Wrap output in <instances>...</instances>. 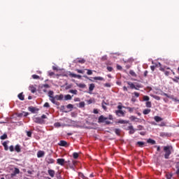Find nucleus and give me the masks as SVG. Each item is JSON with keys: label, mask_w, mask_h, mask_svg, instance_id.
<instances>
[{"label": "nucleus", "mask_w": 179, "mask_h": 179, "mask_svg": "<svg viewBox=\"0 0 179 179\" xmlns=\"http://www.w3.org/2000/svg\"><path fill=\"white\" fill-rule=\"evenodd\" d=\"M171 149H173V147L170 145L164 147V150L165 152V155H164L165 159H169L170 155H171Z\"/></svg>", "instance_id": "nucleus-1"}, {"label": "nucleus", "mask_w": 179, "mask_h": 179, "mask_svg": "<svg viewBox=\"0 0 179 179\" xmlns=\"http://www.w3.org/2000/svg\"><path fill=\"white\" fill-rule=\"evenodd\" d=\"M48 97H50V101H52V103H53V104H55V98L54 96V92L53 91H49Z\"/></svg>", "instance_id": "nucleus-2"}, {"label": "nucleus", "mask_w": 179, "mask_h": 179, "mask_svg": "<svg viewBox=\"0 0 179 179\" xmlns=\"http://www.w3.org/2000/svg\"><path fill=\"white\" fill-rule=\"evenodd\" d=\"M33 121L36 122V124H44V122H45L41 117H34Z\"/></svg>", "instance_id": "nucleus-3"}, {"label": "nucleus", "mask_w": 179, "mask_h": 179, "mask_svg": "<svg viewBox=\"0 0 179 179\" xmlns=\"http://www.w3.org/2000/svg\"><path fill=\"white\" fill-rule=\"evenodd\" d=\"M116 115H118V117H124L125 113L122 110H116L115 111Z\"/></svg>", "instance_id": "nucleus-4"}, {"label": "nucleus", "mask_w": 179, "mask_h": 179, "mask_svg": "<svg viewBox=\"0 0 179 179\" xmlns=\"http://www.w3.org/2000/svg\"><path fill=\"white\" fill-rule=\"evenodd\" d=\"M57 164H59L60 166H64V164H65V159H57Z\"/></svg>", "instance_id": "nucleus-5"}, {"label": "nucleus", "mask_w": 179, "mask_h": 179, "mask_svg": "<svg viewBox=\"0 0 179 179\" xmlns=\"http://www.w3.org/2000/svg\"><path fill=\"white\" fill-rule=\"evenodd\" d=\"M48 173L49 174V176H50V177L53 178L55 176V171L52 170V169H49L48 171Z\"/></svg>", "instance_id": "nucleus-6"}, {"label": "nucleus", "mask_w": 179, "mask_h": 179, "mask_svg": "<svg viewBox=\"0 0 179 179\" xmlns=\"http://www.w3.org/2000/svg\"><path fill=\"white\" fill-rule=\"evenodd\" d=\"M44 155H45V152H44V151L40 150L37 153V157H44Z\"/></svg>", "instance_id": "nucleus-7"}, {"label": "nucleus", "mask_w": 179, "mask_h": 179, "mask_svg": "<svg viewBox=\"0 0 179 179\" xmlns=\"http://www.w3.org/2000/svg\"><path fill=\"white\" fill-rule=\"evenodd\" d=\"M127 129H129L130 134H135V129H134V126H129Z\"/></svg>", "instance_id": "nucleus-8"}, {"label": "nucleus", "mask_w": 179, "mask_h": 179, "mask_svg": "<svg viewBox=\"0 0 179 179\" xmlns=\"http://www.w3.org/2000/svg\"><path fill=\"white\" fill-rule=\"evenodd\" d=\"M29 90L31 92V93H36L37 89L36 88V87L33 86V85H30L29 87Z\"/></svg>", "instance_id": "nucleus-9"}, {"label": "nucleus", "mask_w": 179, "mask_h": 179, "mask_svg": "<svg viewBox=\"0 0 179 179\" xmlns=\"http://www.w3.org/2000/svg\"><path fill=\"white\" fill-rule=\"evenodd\" d=\"M46 162L48 164H52V163H54V159L51 157H47Z\"/></svg>", "instance_id": "nucleus-10"}, {"label": "nucleus", "mask_w": 179, "mask_h": 179, "mask_svg": "<svg viewBox=\"0 0 179 179\" xmlns=\"http://www.w3.org/2000/svg\"><path fill=\"white\" fill-rule=\"evenodd\" d=\"M106 120H107V117H104V116L101 115L99 117V122H104V121H106Z\"/></svg>", "instance_id": "nucleus-11"}, {"label": "nucleus", "mask_w": 179, "mask_h": 179, "mask_svg": "<svg viewBox=\"0 0 179 179\" xmlns=\"http://www.w3.org/2000/svg\"><path fill=\"white\" fill-rule=\"evenodd\" d=\"M54 99L55 101V100H62V99H64V95H56Z\"/></svg>", "instance_id": "nucleus-12"}, {"label": "nucleus", "mask_w": 179, "mask_h": 179, "mask_svg": "<svg viewBox=\"0 0 179 179\" xmlns=\"http://www.w3.org/2000/svg\"><path fill=\"white\" fill-rule=\"evenodd\" d=\"M66 145H68V143H66L65 141H60L59 143V146H66Z\"/></svg>", "instance_id": "nucleus-13"}, {"label": "nucleus", "mask_w": 179, "mask_h": 179, "mask_svg": "<svg viewBox=\"0 0 179 179\" xmlns=\"http://www.w3.org/2000/svg\"><path fill=\"white\" fill-rule=\"evenodd\" d=\"M131 121H134L135 122H141V120L138 119L137 117H135V116L131 117Z\"/></svg>", "instance_id": "nucleus-14"}, {"label": "nucleus", "mask_w": 179, "mask_h": 179, "mask_svg": "<svg viewBox=\"0 0 179 179\" xmlns=\"http://www.w3.org/2000/svg\"><path fill=\"white\" fill-rule=\"evenodd\" d=\"M29 111H31V113H36V111H38V109H37L34 107H29Z\"/></svg>", "instance_id": "nucleus-15"}, {"label": "nucleus", "mask_w": 179, "mask_h": 179, "mask_svg": "<svg viewBox=\"0 0 179 179\" xmlns=\"http://www.w3.org/2000/svg\"><path fill=\"white\" fill-rule=\"evenodd\" d=\"M148 143H151V145H156V141L153 139L149 138L147 141Z\"/></svg>", "instance_id": "nucleus-16"}, {"label": "nucleus", "mask_w": 179, "mask_h": 179, "mask_svg": "<svg viewBox=\"0 0 179 179\" xmlns=\"http://www.w3.org/2000/svg\"><path fill=\"white\" fill-rule=\"evenodd\" d=\"M20 173V171L17 168H15L14 169V173H12V176H16V174H19Z\"/></svg>", "instance_id": "nucleus-17"}, {"label": "nucleus", "mask_w": 179, "mask_h": 179, "mask_svg": "<svg viewBox=\"0 0 179 179\" xmlns=\"http://www.w3.org/2000/svg\"><path fill=\"white\" fill-rule=\"evenodd\" d=\"M154 120H155L157 122H160V121H163V119L159 116H155L154 117Z\"/></svg>", "instance_id": "nucleus-18"}, {"label": "nucleus", "mask_w": 179, "mask_h": 179, "mask_svg": "<svg viewBox=\"0 0 179 179\" xmlns=\"http://www.w3.org/2000/svg\"><path fill=\"white\" fill-rule=\"evenodd\" d=\"M101 106H102V108H103V110H105V111L107 110V107L106 106H107V103H106V101H103L101 103Z\"/></svg>", "instance_id": "nucleus-19"}, {"label": "nucleus", "mask_w": 179, "mask_h": 179, "mask_svg": "<svg viewBox=\"0 0 179 179\" xmlns=\"http://www.w3.org/2000/svg\"><path fill=\"white\" fill-rule=\"evenodd\" d=\"M15 150L17 151V153H20L21 152L20 145H15Z\"/></svg>", "instance_id": "nucleus-20"}, {"label": "nucleus", "mask_w": 179, "mask_h": 179, "mask_svg": "<svg viewBox=\"0 0 179 179\" xmlns=\"http://www.w3.org/2000/svg\"><path fill=\"white\" fill-rule=\"evenodd\" d=\"M94 90V84H90L89 87V91L93 92Z\"/></svg>", "instance_id": "nucleus-21"}, {"label": "nucleus", "mask_w": 179, "mask_h": 179, "mask_svg": "<svg viewBox=\"0 0 179 179\" xmlns=\"http://www.w3.org/2000/svg\"><path fill=\"white\" fill-rule=\"evenodd\" d=\"M127 85L131 87V89H135V85L131 82H127Z\"/></svg>", "instance_id": "nucleus-22"}, {"label": "nucleus", "mask_w": 179, "mask_h": 179, "mask_svg": "<svg viewBox=\"0 0 179 179\" xmlns=\"http://www.w3.org/2000/svg\"><path fill=\"white\" fill-rule=\"evenodd\" d=\"M18 99H20V100H24V96H23V93L18 94Z\"/></svg>", "instance_id": "nucleus-23"}, {"label": "nucleus", "mask_w": 179, "mask_h": 179, "mask_svg": "<svg viewBox=\"0 0 179 179\" xmlns=\"http://www.w3.org/2000/svg\"><path fill=\"white\" fill-rule=\"evenodd\" d=\"M77 86H78V87H81V89H85V87H86V85L82 84V83L77 84Z\"/></svg>", "instance_id": "nucleus-24"}, {"label": "nucleus", "mask_w": 179, "mask_h": 179, "mask_svg": "<svg viewBox=\"0 0 179 179\" xmlns=\"http://www.w3.org/2000/svg\"><path fill=\"white\" fill-rule=\"evenodd\" d=\"M149 113H150V109H145L143 110V114L147 115V114H149Z\"/></svg>", "instance_id": "nucleus-25"}, {"label": "nucleus", "mask_w": 179, "mask_h": 179, "mask_svg": "<svg viewBox=\"0 0 179 179\" xmlns=\"http://www.w3.org/2000/svg\"><path fill=\"white\" fill-rule=\"evenodd\" d=\"M22 115H23L24 117H27V115H29V113L23 112L22 113L19 114V117H22Z\"/></svg>", "instance_id": "nucleus-26"}, {"label": "nucleus", "mask_w": 179, "mask_h": 179, "mask_svg": "<svg viewBox=\"0 0 179 179\" xmlns=\"http://www.w3.org/2000/svg\"><path fill=\"white\" fill-rule=\"evenodd\" d=\"M7 138H8V135H6V134H4L3 136L0 137V139H1L2 141Z\"/></svg>", "instance_id": "nucleus-27"}, {"label": "nucleus", "mask_w": 179, "mask_h": 179, "mask_svg": "<svg viewBox=\"0 0 179 179\" xmlns=\"http://www.w3.org/2000/svg\"><path fill=\"white\" fill-rule=\"evenodd\" d=\"M146 107H148V108H150V107H152V102L150 101H147L145 103Z\"/></svg>", "instance_id": "nucleus-28"}, {"label": "nucleus", "mask_w": 179, "mask_h": 179, "mask_svg": "<svg viewBox=\"0 0 179 179\" xmlns=\"http://www.w3.org/2000/svg\"><path fill=\"white\" fill-rule=\"evenodd\" d=\"M94 80H104V78L103 77H94Z\"/></svg>", "instance_id": "nucleus-29"}, {"label": "nucleus", "mask_w": 179, "mask_h": 179, "mask_svg": "<svg viewBox=\"0 0 179 179\" xmlns=\"http://www.w3.org/2000/svg\"><path fill=\"white\" fill-rule=\"evenodd\" d=\"M64 99H65V100H71L72 96H71L70 94H67L65 96Z\"/></svg>", "instance_id": "nucleus-30"}, {"label": "nucleus", "mask_w": 179, "mask_h": 179, "mask_svg": "<svg viewBox=\"0 0 179 179\" xmlns=\"http://www.w3.org/2000/svg\"><path fill=\"white\" fill-rule=\"evenodd\" d=\"M137 145H138V146H140V148H142V146H143V145H145V143H143L142 141H138Z\"/></svg>", "instance_id": "nucleus-31"}, {"label": "nucleus", "mask_w": 179, "mask_h": 179, "mask_svg": "<svg viewBox=\"0 0 179 179\" xmlns=\"http://www.w3.org/2000/svg\"><path fill=\"white\" fill-rule=\"evenodd\" d=\"M126 108L129 110V113H134V110H135L134 108H130V107H127Z\"/></svg>", "instance_id": "nucleus-32"}, {"label": "nucleus", "mask_w": 179, "mask_h": 179, "mask_svg": "<svg viewBox=\"0 0 179 179\" xmlns=\"http://www.w3.org/2000/svg\"><path fill=\"white\" fill-rule=\"evenodd\" d=\"M166 177L167 179H171V177H173L172 173H166Z\"/></svg>", "instance_id": "nucleus-33"}, {"label": "nucleus", "mask_w": 179, "mask_h": 179, "mask_svg": "<svg viewBox=\"0 0 179 179\" xmlns=\"http://www.w3.org/2000/svg\"><path fill=\"white\" fill-rule=\"evenodd\" d=\"M73 157L74 159H78V157H79V154H78V152H74V153L73 154Z\"/></svg>", "instance_id": "nucleus-34"}, {"label": "nucleus", "mask_w": 179, "mask_h": 179, "mask_svg": "<svg viewBox=\"0 0 179 179\" xmlns=\"http://www.w3.org/2000/svg\"><path fill=\"white\" fill-rule=\"evenodd\" d=\"M78 62H79V64H85L86 60H85V59H80Z\"/></svg>", "instance_id": "nucleus-35"}, {"label": "nucleus", "mask_w": 179, "mask_h": 179, "mask_svg": "<svg viewBox=\"0 0 179 179\" xmlns=\"http://www.w3.org/2000/svg\"><path fill=\"white\" fill-rule=\"evenodd\" d=\"M70 93H72L73 94H78V90H71Z\"/></svg>", "instance_id": "nucleus-36"}, {"label": "nucleus", "mask_w": 179, "mask_h": 179, "mask_svg": "<svg viewBox=\"0 0 179 179\" xmlns=\"http://www.w3.org/2000/svg\"><path fill=\"white\" fill-rule=\"evenodd\" d=\"M79 107H80V108H83V107H85V102H83V101L80 102Z\"/></svg>", "instance_id": "nucleus-37"}, {"label": "nucleus", "mask_w": 179, "mask_h": 179, "mask_svg": "<svg viewBox=\"0 0 179 179\" xmlns=\"http://www.w3.org/2000/svg\"><path fill=\"white\" fill-rule=\"evenodd\" d=\"M118 123L119 124H128V121H126V120H119Z\"/></svg>", "instance_id": "nucleus-38"}, {"label": "nucleus", "mask_w": 179, "mask_h": 179, "mask_svg": "<svg viewBox=\"0 0 179 179\" xmlns=\"http://www.w3.org/2000/svg\"><path fill=\"white\" fill-rule=\"evenodd\" d=\"M5 150H8V143L6 142L3 143Z\"/></svg>", "instance_id": "nucleus-39"}, {"label": "nucleus", "mask_w": 179, "mask_h": 179, "mask_svg": "<svg viewBox=\"0 0 179 179\" xmlns=\"http://www.w3.org/2000/svg\"><path fill=\"white\" fill-rule=\"evenodd\" d=\"M149 100H150L149 96H143V101H149Z\"/></svg>", "instance_id": "nucleus-40"}, {"label": "nucleus", "mask_w": 179, "mask_h": 179, "mask_svg": "<svg viewBox=\"0 0 179 179\" xmlns=\"http://www.w3.org/2000/svg\"><path fill=\"white\" fill-rule=\"evenodd\" d=\"M129 73L131 75V76H136V73H135V72L132 70L129 71Z\"/></svg>", "instance_id": "nucleus-41"}, {"label": "nucleus", "mask_w": 179, "mask_h": 179, "mask_svg": "<svg viewBox=\"0 0 179 179\" xmlns=\"http://www.w3.org/2000/svg\"><path fill=\"white\" fill-rule=\"evenodd\" d=\"M115 132L116 135H120V133L121 132V131L119 129H115Z\"/></svg>", "instance_id": "nucleus-42"}, {"label": "nucleus", "mask_w": 179, "mask_h": 179, "mask_svg": "<svg viewBox=\"0 0 179 179\" xmlns=\"http://www.w3.org/2000/svg\"><path fill=\"white\" fill-rule=\"evenodd\" d=\"M87 73L88 75H93V71H92V70H90V69H87Z\"/></svg>", "instance_id": "nucleus-43"}, {"label": "nucleus", "mask_w": 179, "mask_h": 179, "mask_svg": "<svg viewBox=\"0 0 179 179\" xmlns=\"http://www.w3.org/2000/svg\"><path fill=\"white\" fill-rule=\"evenodd\" d=\"M50 87V85H48V84H45L42 86V89H47Z\"/></svg>", "instance_id": "nucleus-44"}, {"label": "nucleus", "mask_w": 179, "mask_h": 179, "mask_svg": "<svg viewBox=\"0 0 179 179\" xmlns=\"http://www.w3.org/2000/svg\"><path fill=\"white\" fill-rule=\"evenodd\" d=\"M101 61H107V55H104L101 57Z\"/></svg>", "instance_id": "nucleus-45"}, {"label": "nucleus", "mask_w": 179, "mask_h": 179, "mask_svg": "<svg viewBox=\"0 0 179 179\" xmlns=\"http://www.w3.org/2000/svg\"><path fill=\"white\" fill-rule=\"evenodd\" d=\"M33 79H40V76L37 75H33L32 76Z\"/></svg>", "instance_id": "nucleus-46"}, {"label": "nucleus", "mask_w": 179, "mask_h": 179, "mask_svg": "<svg viewBox=\"0 0 179 179\" xmlns=\"http://www.w3.org/2000/svg\"><path fill=\"white\" fill-rule=\"evenodd\" d=\"M43 107H46L47 108H48L50 107V103H48V102L45 103Z\"/></svg>", "instance_id": "nucleus-47"}, {"label": "nucleus", "mask_w": 179, "mask_h": 179, "mask_svg": "<svg viewBox=\"0 0 179 179\" xmlns=\"http://www.w3.org/2000/svg\"><path fill=\"white\" fill-rule=\"evenodd\" d=\"M9 149L10 152H13V150H15V148L13 147V145H10Z\"/></svg>", "instance_id": "nucleus-48"}, {"label": "nucleus", "mask_w": 179, "mask_h": 179, "mask_svg": "<svg viewBox=\"0 0 179 179\" xmlns=\"http://www.w3.org/2000/svg\"><path fill=\"white\" fill-rule=\"evenodd\" d=\"M76 71L78 72V73H84V71L80 69H76Z\"/></svg>", "instance_id": "nucleus-49"}, {"label": "nucleus", "mask_w": 179, "mask_h": 179, "mask_svg": "<svg viewBox=\"0 0 179 179\" xmlns=\"http://www.w3.org/2000/svg\"><path fill=\"white\" fill-rule=\"evenodd\" d=\"M107 70H108L109 72H112V71H113V67H111V66H108V67H107Z\"/></svg>", "instance_id": "nucleus-50"}, {"label": "nucleus", "mask_w": 179, "mask_h": 179, "mask_svg": "<svg viewBox=\"0 0 179 179\" xmlns=\"http://www.w3.org/2000/svg\"><path fill=\"white\" fill-rule=\"evenodd\" d=\"M104 87H111V85H110V83H105Z\"/></svg>", "instance_id": "nucleus-51"}, {"label": "nucleus", "mask_w": 179, "mask_h": 179, "mask_svg": "<svg viewBox=\"0 0 179 179\" xmlns=\"http://www.w3.org/2000/svg\"><path fill=\"white\" fill-rule=\"evenodd\" d=\"M27 136L31 138V131H27Z\"/></svg>", "instance_id": "nucleus-52"}, {"label": "nucleus", "mask_w": 179, "mask_h": 179, "mask_svg": "<svg viewBox=\"0 0 179 179\" xmlns=\"http://www.w3.org/2000/svg\"><path fill=\"white\" fill-rule=\"evenodd\" d=\"M69 76H71V78H76L77 74H75V73H70Z\"/></svg>", "instance_id": "nucleus-53"}, {"label": "nucleus", "mask_w": 179, "mask_h": 179, "mask_svg": "<svg viewBox=\"0 0 179 179\" xmlns=\"http://www.w3.org/2000/svg\"><path fill=\"white\" fill-rule=\"evenodd\" d=\"M138 131H142V129H143V127L139 125V126H138Z\"/></svg>", "instance_id": "nucleus-54"}, {"label": "nucleus", "mask_w": 179, "mask_h": 179, "mask_svg": "<svg viewBox=\"0 0 179 179\" xmlns=\"http://www.w3.org/2000/svg\"><path fill=\"white\" fill-rule=\"evenodd\" d=\"M67 108H73V105L72 104L67 105Z\"/></svg>", "instance_id": "nucleus-55"}, {"label": "nucleus", "mask_w": 179, "mask_h": 179, "mask_svg": "<svg viewBox=\"0 0 179 179\" xmlns=\"http://www.w3.org/2000/svg\"><path fill=\"white\" fill-rule=\"evenodd\" d=\"M55 127H61V123L59 122L55 123Z\"/></svg>", "instance_id": "nucleus-56"}, {"label": "nucleus", "mask_w": 179, "mask_h": 179, "mask_svg": "<svg viewBox=\"0 0 179 179\" xmlns=\"http://www.w3.org/2000/svg\"><path fill=\"white\" fill-rule=\"evenodd\" d=\"M41 118L42 120H45V118H47V115H43Z\"/></svg>", "instance_id": "nucleus-57"}, {"label": "nucleus", "mask_w": 179, "mask_h": 179, "mask_svg": "<svg viewBox=\"0 0 179 179\" xmlns=\"http://www.w3.org/2000/svg\"><path fill=\"white\" fill-rule=\"evenodd\" d=\"M155 148H157V152H160V146L156 145Z\"/></svg>", "instance_id": "nucleus-58"}, {"label": "nucleus", "mask_w": 179, "mask_h": 179, "mask_svg": "<svg viewBox=\"0 0 179 179\" xmlns=\"http://www.w3.org/2000/svg\"><path fill=\"white\" fill-rule=\"evenodd\" d=\"M154 98H155L156 100H160V96H154Z\"/></svg>", "instance_id": "nucleus-59"}, {"label": "nucleus", "mask_w": 179, "mask_h": 179, "mask_svg": "<svg viewBox=\"0 0 179 179\" xmlns=\"http://www.w3.org/2000/svg\"><path fill=\"white\" fill-rule=\"evenodd\" d=\"M150 68H151V70H152V71H155L156 66H151Z\"/></svg>", "instance_id": "nucleus-60"}, {"label": "nucleus", "mask_w": 179, "mask_h": 179, "mask_svg": "<svg viewBox=\"0 0 179 179\" xmlns=\"http://www.w3.org/2000/svg\"><path fill=\"white\" fill-rule=\"evenodd\" d=\"M117 69H119V70H121V69H122V67L120 65H117Z\"/></svg>", "instance_id": "nucleus-61"}, {"label": "nucleus", "mask_w": 179, "mask_h": 179, "mask_svg": "<svg viewBox=\"0 0 179 179\" xmlns=\"http://www.w3.org/2000/svg\"><path fill=\"white\" fill-rule=\"evenodd\" d=\"M134 95L136 96V97H138L139 96V93L138 92H134Z\"/></svg>", "instance_id": "nucleus-62"}, {"label": "nucleus", "mask_w": 179, "mask_h": 179, "mask_svg": "<svg viewBox=\"0 0 179 179\" xmlns=\"http://www.w3.org/2000/svg\"><path fill=\"white\" fill-rule=\"evenodd\" d=\"M54 72H49V76H53Z\"/></svg>", "instance_id": "nucleus-63"}, {"label": "nucleus", "mask_w": 179, "mask_h": 179, "mask_svg": "<svg viewBox=\"0 0 179 179\" xmlns=\"http://www.w3.org/2000/svg\"><path fill=\"white\" fill-rule=\"evenodd\" d=\"M176 174H178V176H179V168H178V170L176 171Z\"/></svg>", "instance_id": "nucleus-64"}]
</instances>
